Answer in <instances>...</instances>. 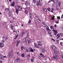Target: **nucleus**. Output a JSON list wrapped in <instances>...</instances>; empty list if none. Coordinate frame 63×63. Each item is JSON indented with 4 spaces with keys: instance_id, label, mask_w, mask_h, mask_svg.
<instances>
[{
    "instance_id": "obj_1",
    "label": "nucleus",
    "mask_w": 63,
    "mask_h": 63,
    "mask_svg": "<svg viewBox=\"0 0 63 63\" xmlns=\"http://www.w3.org/2000/svg\"><path fill=\"white\" fill-rule=\"evenodd\" d=\"M17 7L18 8V9H16V12L17 14L18 15V11H22V8L20 5H18L17 6Z\"/></svg>"
},
{
    "instance_id": "obj_2",
    "label": "nucleus",
    "mask_w": 63,
    "mask_h": 63,
    "mask_svg": "<svg viewBox=\"0 0 63 63\" xmlns=\"http://www.w3.org/2000/svg\"><path fill=\"white\" fill-rule=\"evenodd\" d=\"M13 53L12 52H10L9 53L8 55L9 57H11L13 56Z\"/></svg>"
},
{
    "instance_id": "obj_3",
    "label": "nucleus",
    "mask_w": 63,
    "mask_h": 63,
    "mask_svg": "<svg viewBox=\"0 0 63 63\" xmlns=\"http://www.w3.org/2000/svg\"><path fill=\"white\" fill-rule=\"evenodd\" d=\"M5 10L6 12H8L9 13H11V12L10 11H9V8H6L5 9Z\"/></svg>"
},
{
    "instance_id": "obj_4",
    "label": "nucleus",
    "mask_w": 63,
    "mask_h": 63,
    "mask_svg": "<svg viewBox=\"0 0 63 63\" xmlns=\"http://www.w3.org/2000/svg\"><path fill=\"white\" fill-rule=\"evenodd\" d=\"M16 60L17 62H21V59L19 57H18L17 58Z\"/></svg>"
},
{
    "instance_id": "obj_5",
    "label": "nucleus",
    "mask_w": 63,
    "mask_h": 63,
    "mask_svg": "<svg viewBox=\"0 0 63 63\" xmlns=\"http://www.w3.org/2000/svg\"><path fill=\"white\" fill-rule=\"evenodd\" d=\"M30 3V2L28 1H26V2L25 3L26 6H27L29 5V4Z\"/></svg>"
},
{
    "instance_id": "obj_6",
    "label": "nucleus",
    "mask_w": 63,
    "mask_h": 63,
    "mask_svg": "<svg viewBox=\"0 0 63 63\" xmlns=\"http://www.w3.org/2000/svg\"><path fill=\"white\" fill-rule=\"evenodd\" d=\"M55 53L56 55H59V52L55 51Z\"/></svg>"
},
{
    "instance_id": "obj_7",
    "label": "nucleus",
    "mask_w": 63,
    "mask_h": 63,
    "mask_svg": "<svg viewBox=\"0 0 63 63\" xmlns=\"http://www.w3.org/2000/svg\"><path fill=\"white\" fill-rule=\"evenodd\" d=\"M4 46V44L2 43H0V47L2 48Z\"/></svg>"
},
{
    "instance_id": "obj_8",
    "label": "nucleus",
    "mask_w": 63,
    "mask_h": 63,
    "mask_svg": "<svg viewBox=\"0 0 63 63\" xmlns=\"http://www.w3.org/2000/svg\"><path fill=\"white\" fill-rule=\"evenodd\" d=\"M15 2L13 1L12 2V4H11V6H12V7H15Z\"/></svg>"
},
{
    "instance_id": "obj_9",
    "label": "nucleus",
    "mask_w": 63,
    "mask_h": 63,
    "mask_svg": "<svg viewBox=\"0 0 63 63\" xmlns=\"http://www.w3.org/2000/svg\"><path fill=\"white\" fill-rule=\"evenodd\" d=\"M34 47H36V48H39V45H37L35 43H34Z\"/></svg>"
},
{
    "instance_id": "obj_10",
    "label": "nucleus",
    "mask_w": 63,
    "mask_h": 63,
    "mask_svg": "<svg viewBox=\"0 0 63 63\" xmlns=\"http://www.w3.org/2000/svg\"><path fill=\"white\" fill-rule=\"evenodd\" d=\"M0 59L2 60H3L4 59V58H3V56H2V55H0Z\"/></svg>"
},
{
    "instance_id": "obj_11",
    "label": "nucleus",
    "mask_w": 63,
    "mask_h": 63,
    "mask_svg": "<svg viewBox=\"0 0 63 63\" xmlns=\"http://www.w3.org/2000/svg\"><path fill=\"white\" fill-rule=\"evenodd\" d=\"M51 47L53 49H54V50H56V47H55V46H53L52 45L51 46Z\"/></svg>"
},
{
    "instance_id": "obj_12",
    "label": "nucleus",
    "mask_w": 63,
    "mask_h": 63,
    "mask_svg": "<svg viewBox=\"0 0 63 63\" xmlns=\"http://www.w3.org/2000/svg\"><path fill=\"white\" fill-rule=\"evenodd\" d=\"M53 58H55L56 59H58L59 58V57H58V55H56L55 56H54Z\"/></svg>"
},
{
    "instance_id": "obj_13",
    "label": "nucleus",
    "mask_w": 63,
    "mask_h": 63,
    "mask_svg": "<svg viewBox=\"0 0 63 63\" xmlns=\"http://www.w3.org/2000/svg\"><path fill=\"white\" fill-rule=\"evenodd\" d=\"M53 31L54 32V33H55V35H56L58 32H57V31L55 30H53Z\"/></svg>"
},
{
    "instance_id": "obj_14",
    "label": "nucleus",
    "mask_w": 63,
    "mask_h": 63,
    "mask_svg": "<svg viewBox=\"0 0 63 63\" xmlns=\"http://www.w3.org/2000/svg\"><path fill=\"white\" fill-rule=\"evenodd\" d=\"M11 29H12V30H14V26L13 25V24L11 25Z\"/></svg>"
},
{
    "instance_id": "obj_15",
    "label": "nucleus",
    "mask_w": 63,
    "mask_h": 63,
    "mask_svg": "<svg viewBox=\"0 0 63 63\" xmlns=\"http://www.w3.org/2000/svg\"><path fill=\"white\" fill-rule=\"evenodd\" d=\"M60 37V34H58L57 35V38H59Z\"/></svg>"
},
{
    "instance_id": "obj_16",
    "label": "nucleus",
    "mask_w": 63,
    "mask_h": 63,
    "mask_svg": "<svg viewBox=\"0 0 63 63\" xmlns=\"http://www.w3.org/2000/svg\"><path fill=\"white\" fill-rule=\"evenodd\" d=\"M46 29L47 30V31H50V30L49 29V27L48 26H47Z\"/></svg>"
},
{
    "instance_id": "obj_17",
    "label": "nucleus",
    "mask_w": 63,
    "mask_h": 63,
    "mask_svg": "<svg viewBox=\"0 0 63 63\" xmlns=\"http://www.w3.org/2000/svg\"><path fill=\"white\" fill-rule=\"evenodd\" d=\"M30 17L31 18V19H32V13H30Z\"/></svg>"
},
{
    "instance_id": "obj_18",
    "label": "nucleus",
    "mask_w": 63,
    "mask_h": 63,
    "mask_svg": "<svg viewBox=\"0 0 63 63\" xmlns=\"http://www.w3.org/2000/svg\"><path fill=\"white\" fill-rule=\"evenodd\" d=\"M29 35V34H28V33L27 34V35L26 36V37L25 38V40H26L27 39V38L28 37V35Z\"/></svg>"
},
{
    "instance_id": "obj_19",
    "label": "nucleus",
    "mask_w": 63,
    "mask_h": 63,
    "mask_svg": "<svg viewBox=\"0 0 63 63\" xmlns=\"http://www.w3.org/2000/svg\"><path fill=\"white\" fill-rule=\"evenodd\" d=\"M38 43V45H39L40 44H42V42H41V41H38L37 42Z\"/></svg>"
},
{
    "instance_id": "obj_20",
    "label": "nucleus",
    "mask_w": 63,
    "mask_h": 63,
    "mask_svg": "<svg viewBox=\"0 0 63 63\" xmlns=\"http://www.w3.org/2000/svg\"><path fill=\"white\" fill-rule=\"evenodd\" d=\"M8 15L9 16V17H10L11 16H12V13H11V12L9 13V14H8Z\"/></svg>"
},
{
    "instance_id": "obj_21",
    "label": "nucleus",
    "mask_w": 63,
    "mask_h": 63,
    "mask_svg": "<svg viewBox=\"0 0 63 63\" xmlns=\"http://www.w3.org/2000/svg\"><path fill=\"white\" fill-rule=\"evenodd\" d=\"M40 56H41V57H43L44 56V55L42 54L41 53H40Z\"/></svg>"
},
{
    "instance_id": "obj_22",
    "label": "nucleus",
    "mask_w": 63,
    "mask_h": 63,
    "mask_svg": "<svg viewBox=\"0 0 63 63\" xmlns=\"http://www.w3.org/2000/svg\"><path fill=\"white\" fill-rule=\"evenodd\" d=\"M25 13L26 14H27L28 13V12L27 10H26L25 11Z\"/></svg>"
},
{
    "instance_id": "obj_23",
    "label": "nucleus",
    "mask_w": 63,
    "mask_h": 63,
    "mask_svg": "<svg viewBox=\"0 0 63 63\" xmlns=\"http://www.w3.org/2000/svg\"><path fill=\"white\" fill-rule=\"evenodd\" d=\"M24 49V47L23 46H22L21 47V49H22V50L23 49Z\"/></svg>"
},
{
    "instance_id": "obj_24",
    "label": "nucleus",
    "mask_w": 63,
    "mask_h": 63,
    "mask_svg": "<svg viewBox=\"0 0 63 63\" xmlns=\"http://www.w3.org/2000/svg\"><path fill=\"white\" fill-rule=\"evenodd\" d=\"M37 6H39L40 5V2H37Z\"/></svg>"
},
{
    "instance_id": "obj_25",
    "label": "nucleus",
    "mask_w": 63,
    "mask_h": 63,
    "mask_svg": "<svg viewBox=\"0 0 63 63\" xmlns=\"http://www.w3.org/2000/svg\"><path fill=\"white\" fill-rule=\"evenodd\" d=\"M43 11L44 12H47V9L46 8H44Z\"/></svg>"
},
{
    "instance_id": "obj_26",
    "label": "nucleus",
    "mask_w": 63,
    "mask_h": 63,
    "mask_svg": "<svg viewBox=\"0 0 63 63\" xmlns=\"http://www.w3.org/2000/svg\"><path fill=\"white\" fill-rule=\"evenodd\" d=\"M50 8H49V7H48L47 9V10L48 11H49V12H50Z\"/></svg>"
},
{
    "instance_id": "obj_27",
    "label": "nucleus",
    "mask_w": 63,
    "mask_h": 63,
    "mask_svg": "<svg viewBox=\"0 0 63 63\" xmlns=\"http://www.w3.org/2000/svg\"><path fill=\"white\" fill-rule=\"evenodd\" d=\"M51 0V2H53L54 4H55L56 3L55 1L53 0Z\"/></svg>"
},
{
    "instance_id": "obj_28",
    "label": "nucleus",
    "mask_w": 63,
    "mask_h": 63,
    "mask_svg": "<svg viewBox=\"0 0 63 63\" xmlns=\"http://www.w3.org/2000/svg\"><path fill=\"white\" fill-rule=\"evenodd\" d=\"M55 22L56 23H57V24H58V23H59V21H55Z\"/></svg>"
},
{
    "instance_id": "obj_29",
    "label": "nucleus",
    "mask_w": 63,
    "mask_h": 63,
    "mask_svg": "<svg viewBox=\"0 0 63 63\" xmlns=\"http://www.w3.org/2000/svg\"><path fill=\"white\" fill-rule=\"evenodd\" d=\"M21 56L22 57H23L24 56V54L23 53L22 54H21Z\"/></svg>"
},
{
    "instance_id": "obj_30",
    "label": "nucleus",
    "mask_w": 63,
    "mask_h": 63,
    "mask_svg": "<svg viewBox=\"0 0 63 63\" xmlns=\"http://www.w3.org/2000/svg\"><path fill=\"white\" fill-rule=\"evenodd\" d=\"M45 52V49H43L42 50V52Z\"/></svg>"
},
{
    "instance_id": "obj_31",
    "label": "nucleus",
    "mask_w": 63,
    "mask_h": 63,
    "mask_svg": "<svg viewBox=\"0 0 63 63\" xmlns=\"http://www.w3.org/2000/svg\"><path fill=\"white\" fill-rule=\"evenodd\" d=\"M33 2L34 3H36V0H33Z\"/></svg>"
},
{
    "instance_id": "obj_32",
    "label": "nucleus",
    "mask_w": 63,
    "mask_h": 63,
    "mask_svg": "<svg viewBox=\"0 0 63 63\" xmlns=\"http://www.w3.org/2000/svg\"><path fill=\"white\" fill-rule=\"evenodd\" d=\"M27 48L26 47H24V50H27Z\"/></svg>"
},
{
    "instance_id": "obj_33",
    "label": "nucleus",
    "mask_w": 63,
    "mask_h": 63,
    "mask_svg": "<svg viewBox=\"0 0 63 63\" xmlns=\"http://www.w3.org/2000/svg\"><path fill=\"white\" fill-rule=\"evenodd\" d=\"M20 43V41H18L17 42V44H19Z\"/></svg>"
},
{
    "instance_id": "obj_34",
    "label": "nucleus",
    "mask_w": 63,
    "mask_h": 63,
    "mask_svg": "<svg viewBox=\"0 0 63 63\" xmlns=\"http://www.w3.org/2000/svg\"><path fill=\"white\" fill-rule=\"evenodd\" d=\"M18 35H16V37H15V39H16V38H17V37H18Z\"/></svg>"
},
{
    "instance_id": "obj_35",
    "label": "nucleus",
    "mask_w": 63,
    "mask_h": 63,
    "mask_svg": "<svg viewBox=\"0 0 63 63\" xmlns=\"http://www.w3.org/2000/svg\"><path fill=\"white\" fill-rule=\"evenodd\" d=\"M43 57V58L44 59H46V58H47V57H46V56H44Z\"/></svg>"
},
{
    "instance_id": "obj_36",
    "label": "nucleus",
    "mask_w": 63,
    "mask_h": 63,
    "mask_svg": "<svg viewBox=\"0 0 63 63\" xmlns=\"http://www.w3.org/2000/svg\"><path fill=\"white\" fill-rule=\"evenodd\" d=\"M31 62H34V60L33 59H31Z\"/></svg>"
},
{
    "instance_id": "obj_37",
    "label": "nucleus",
    "mask_w": 63,
    "mask_h": 63,
    "mask_svg": "<svg viewBox=\"0 0 63 63\" xmlns=\"http://www.w3.org/2000/svg\"><path fill=\"white\" fill-rule=\"evenodd\" d=\"M24 34H25V33H24V32H22L21 33V35H22V36H23V35Z\"/></svg>"
},
{
    "instance_id": "obj_38",
    "label": "nucleus",
    "mask_w": 63,
    "mask_h": 63,
    "mask_svg": "<svg viewBox=\"0 0 63 63\" xmlns=\"http://www.w3.org/2000/svg\"><path fill=\"white\" fill-rule=\"evenodd\" d=\"M3 58H7V56H3Z\"/></svg>"
},
{
    "instance_id": "obj_39",
    "label": "nucleus",
    "mask_w": 63,
    "mask_h": 63,
    "mask_svg": "<svg viewBox=\"0 0 63 63\" xmlns=\"http://www.w3.org/2000/svg\"><path fill=\"white\" fill-rule=\"evenodd\" d=\"M59 40H63V38H59Z\"/></svg>"
},
{
    "instance_id": "obj_40",
    "label": "nucleus",
    "mask_w": 63,
    "mask_h": 63,
    "mask_svg": "<svg viewBox=\"0 0 63 63\" xmlns=\"http://www.w3.org/2000/svg\"><path fill=\"white\" fill-rule=\"evenodd\" d=\"M37 20H39V21H40L41 22V20H40V18H37Z\"/></svg>"
},
{
    "instance_id": "obj_41",
    "label": "nucleus",
    "mask_w": 63,
    "mask_h": 63,
    "mask_svg": "<svg viewBox=\"0 0 63 63\" xmlns=\"http://www.w3.org/2000/svg\"><path fill=\"white\" fill-rule=\"evenodd\" d=\"M28 23H29V24H30L31 23V20H30L28 22Z\"/></svg>"
},
{
    "instance_id": "obj_42",
    "label": "nucleus",
    "mask_w": 63,
    "mask_h": 63,
    "mask_svg": "<svg viewBox=\"0 0 63 63\" xmlns=\"http://www.w3.org/2000/svg\"><path fill=\"white\" fill-rule=\"evenodd\" d=\"M16 54H17V55H19L20 54H19V52H17V53H16Z\"/></svg>"
},
{
    "instance_id": "obj_43",
    "label": "nucleus",
    "mask_w": 63,
    "mask_h": 63,
    "mask_svg": "<svg viewBox=\"0 0 63 63\" xmlns=\"http://www.w3.org/2000/svg\"><path fill=\"white\" fill-rule=\"evenodd\" d=\"M50 28L51 29H52V28L53 27V26H50Z\"/></svg>"
},
{
    "instance_id": "obj_44",
    "label": "nucleus",
    "mask_w": 63,
    "mask_h": 63,
    "mask_svg": "<svg viewBox=\"0 0 63 63\" xmlns=\"http://www.w3.org/2000/svg\"><path fill=\"white\" fill-rule=\"evenodd\" d=\"M48 33L49 34V35H50V34H51V32H48Z\"/></svg>"
},
{
    "instance_id": "obj_45",
    "label": "nucleus",
    "mask_w": 63,
    "mask_h": 63,
    "mask_svg": "<svg viewBox=\"0 0 63 63\" xmlns=\"http://www.w3.org/2000/svg\"><path fill=\"white\" fill-rule=\"evenodd\" d=\"M31 52H33V51H34V50L32 49H31Z\"/></svg>"
},
{
    "instance_id": "obj_46",
    "label": "nucleus",
    "mask_w": 63,
    "mask_h": 63,
    "mask_svg": "<svg viewBox=\"0 0 63 63\" xmlns=\"http://www.w3.org/2000/svg\"><path fill=\"white\" fill-rule=\"evenodd\" d=\"M58 4H59V6L60 7V6H61V4H60V3H58Z\"/></svg>"
},
{
    "instance_id": "obj_47",
    "label": "nucleus",
    "mask_w": 63,
    "mask_h": 63,
    "mask_svg": "<svg viewBox=\"0 0 63 63\" xmlns=\"http://www.w3.org/2000/svg\"><path fill=\"white\" fill-rule=\"evenodd\" d=\"M60 35H61V36L62 35H63V33H60Z\"/></svg>"
},
{
    "instance_id": "obj_48",
    "label": "nucleus",
    "mask_w": 63,
    "mask_h": 63,
    "mask_svg": "<svg viewBox=\"0 0 63 63\" xmlns=\"http://www.w3.org/2000/svg\"><path fill=\"white\" fill-rule=\"evenodd\" d=\"M56 42L57 43H58V44H59V40H57L56 41Z\"/></svg>"
},
{
    "instance_id": "obj_49",
    "label": "nucleus",
    "mask_w": 63,
    "mask_h": 63,
    "mask_svg": "<svg viewBox=\"0 0 63 63\" xmlns=\"http://www.w3.org/2000/svg\"><path fill=\"white\" fill-rule=\"evenodd\" d=\"M52 20H54V17H52Z\"/></svg>"
},
{
    "instance_id": "obj_50",
    "label": "nucleus",
    "mask_w": 63,
    "mask_h": 63,
    "mask_svg": "<svg viewBox=\"0 0 63 63\" xmlns=\"http://www.w3.org/2000/svg\"><path fill=\"white\" fill-rule=\"evenodd\" d=\"M57 18H59V19H60V16H59V17L58 16H57Z\"/></svg>"
},
{
    "instance_id": "obj_51",
    "label": "nucleus",
    "mask_w": 63,
    "mask_h": 63,
    "mask_svg": "<svg viewBox=\"0 0 63 63\" xmlns=\"http://www.w3.org/2000/svg\"><path fill=\"white\" fill-rule=\"evenodd\" d=\"M38 57L39 59H41V57H40V56H38Z\"/></svg>"
},
{
    "instance_id": "obj_52",
    "label": "nucleus",
    "mask_w": 63,
    "mask_h": 63,
    "mask_svg": "<svg viewBox=\"0 0 63 63\" xmlns=\"http://www.w3.org/2000/svg\"><path fill=\"white\" fill-rule=\"evenodd\" d=\"M42 24H44V25H45V24H45V23L44 22H43Z\"/></svg>"
},
{
    "instance_id": "obj_53",
    "label": "nucleus",
    "mask_w": 63,
    "mask_h": 63,
    "mask_svg": "<svg viewBox=\"0 0 63 63\" xmlns=\"http://www.w3.org/2000/svg\"><path fill=\"white\" fill-rule=\"evenodd\" d=\"M27 56H28L29 57H30V55L29 54L27 55Z\"/></svg>"
},
{
    "instance_id": "obj_54",
    "label": "nucleus",
    "mask_w": 63,
    "mask_h": 63,
    "mask_svg": "<svg viewBox=\"0 0 63 63\" xmlns=\"http://www.w3.org/2000/svg\"><path fill=\"white\" fill-rule=\"evenodd\" d=\"M29 49H28L26 50V51H27V52H29Z\"/></svg>"
},
{
    "instance_id": "obj_55",
    "label": "nucleus",
    "mask_w": 63,
    "mask_h": 63,
    "mask_svg": "<svg viewBox=\"0 0 63 63\" xmlns=\"http://www.w3.org/2000/svg\"><path fill=\"white\" fill-rule=\"evenodd\" d=\"M54 26L55 27V28H56V26H57V25H56V24Z\"/></svg>"
},
{
    "instance_id": "obj_56",
    "label": "nucleus",
    "mask_w": 63,
    "mask_h": 63,
    "mask_svg": "<svg viewBox=\"0 0 63 63\" xmlns=\"http://www.w3.org/2000/svg\"><path fill=\"white\" fill-rule=\"evenodd\" d=\"M63 18V14L61 16V18Z\"/></svg>"
},
{
    "instance_id": "obj_57",
    "label": "nucleus",
    "mask_w": 63,
    "mask_h": 63,
    "mask_svg": "<svg viewBox=\"0 0 63 63\" xmlns=\"http://www.w3.org/2000/svg\"><path fill=\"white\" fill-rule=\"evenodd\" d=\"M60 56H61V57H62V58H63V55H60Z\"/></svg>"
},
{
    "instance_id": "obj_58",
    "label": "nucleus",
    "mask_w": 63,
    "mask_h": 63,
    "mask_svg": "<svg viewBox=\"0 0 63 63\" xmlns=\"http://www.w3.org/2000/svg\"><path fill=\"white\" fill-rule=\"evenodd\" d=\"M6 36H3V39H5V38H6Z\"/></svg>"
},
{
    "instance_id": "obj_59",
    "label": "nucleus",
    "mask_w": 63,
    "mask_h": 63,
    "mask_svg": "<svg viewBox=\"0 0 63 63\" xmlns=\"http://www.w3.org/2000/svg\"><path fill=\"white\" fill-rule=\"evenodd\" d=\"M39 46H42V44L41 43V44H40L38 45Z\"/></svg>"
},
{
    "instance_id": "obj_60",
    "label": "nucleus",
    "mask_w": 63,
    "mask_h": 63,
    "mask_svg": "<svg viewBox=\"0 0 63 63\" xmlns=\"http://www.w3.org/2000/svg\"><path fill=\"white\" fill-rule=\"evenodd\" d=\"M51 1L50 0H49L48 2V3H50V2H51Z\"/></svg>"
},
{
    "instance_id": "obj_61",
    "label": "nucleus",
    "mask_w": 63,
    "mask_h": 63,
    "mask_svg": "<svg viewBox=\"0 0 63 63\" xmlns=\"http://www.w3.org/2000/svg\"><path fill=\"white\" fill-rule=\"evenodd\" d=\"M38 16H38L37 15H36V16H35V17H37V18H38Z\"/></svg>"
},
{
    "instance_id": "obj_62",
    "label": "nucleus",
    "mask_w": 63,
    "mask_h": 63,
    "mask_svg": "<svg viewBox=\"0 0 63 63\" xmlns=\"http://www.w3.org/2000/svg\"><path fill=\"white\" fill-rule=\"evenodd\" d=\"M6 38H5V40H7V39H9V38H7V37H5Z\"/></svg>"
},
{
    "instance_id": "obj_63",
    "label": "nucleus",
    "mask_w": 63,
    "mask_h": 63,
    "mask_svg": "<svg viewBox=\"0 0 63 63\" xmlns=\"http://www.w3.org/2000/svg\"><path fill=\"white\" fill-rule=\"evenodd\" d=\"M2 62H3L2 61H1V60L0 61V63H2Z\"/></svg>"
},
{
    "instance_id": "obj_64",
    "label": "nucleus",
    "mask_w": 63,
    "mask_h": 63,
    "mask_svg": "<svg viewBox=\"0 0 63 63\" xmlns=\"http://www.w3.org/2000/svg\"><path fill=\"white\" fill-rule=\"evenodd\" d=\"M51 10L52 11H54V8H52Z\"/></svg>"
}]
</instances>
